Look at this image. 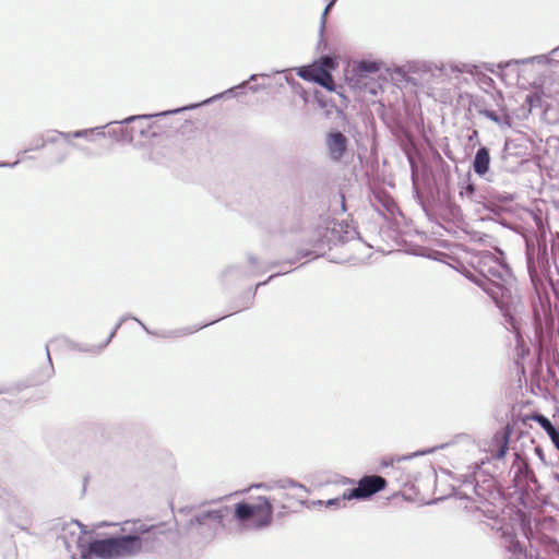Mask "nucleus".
<instances>
[{"label":"nucleus","mask_w":559,"mask_h":559,"mask_svg":"<svg viewBox=\"0 0 559 559\" xmlns=\"http://www.w3.org/2000/svg\"><path fill=\"white\" fill-rule=\"evenodd\" d=\"M234 518L242 530L259 531L272 523L273 508L265 497H261L258 503L240 501L235 504Z\"/></svg>","instance_id":"7"},{"label":"nucleus","mask_w":559,"mask_h":559,"mask_svg":"<svg viewBox=\"0 0 559 559\" xmlns=\"http://www.w3.org/2000/svg\"><path fill=\"white\" fill-rule=\"evenodd\" d=\"M287 83L290 84L293 86L294 90H296V87H301V85L299 84V82H296L294 79H292V82L287 80Z\"/></svg>","instance_id":"53"},{"label":"nucleus","mask_w":559,"mask_h":559,"mask_svg":"<svg viewBox=\"0 0 559 559\" xmlns=\"http://www.w3.org/2000/svg\"><path fill=\"white\" fill-rule=\"evenodd\" d=\"M380 119L385 123L389 124V120L386 118V110L382 107L381 112L379 114Z\"/></svg>","instance_id":"47"},{"label":"nucleus","mask_w":559,"mask_h":559,"mask_svg":"<svg viewBox=\"0 0 559 559\" xmlns=\"http://www.w3.org/2000/svg\"><path fill=\"white\" fill-rule=\"evenodd\" d=\"M320 67L324 68L326 72L334 70L337 67V61L330 58L329 56H322L319 59ZM329 75V73H326Z\"/></svg>","instance_id":"40"},{"label":"nucleus","mask_w":559,"mask_h":559,"mask_svg":"<svg viewBox=\"0 0 559 559\" xmlns=\"http://www.w3.org/2000/svg\"><path fill=\"white\" fill-rule=\"evenodd\" d=\"M521 530L528 547L519 540L515 534H504V546L510 559H554L559 557V543L544 533H533L530 521L521 522Z\"/></svg>","instance_id":"3"},{"label":"nucleus","mask_w":559,"mask_h":559,"mask_svg":"<svg viewBox=\"0 0 559 559\" xmlns=\"http://www.w3.org/2000/svg\"><path fill=\"white\" fill-rule=\"evenodd\" d=\"M534 451H535V454H536V455H537V456H538L543 462H546L544 451H543V449H542L539 445L535 447Z\"/></svg>","instance_id":"45"},{"label":"nucleus","mask_w":559,"mask_h":559,"mask_svg":"<svg viewBox=\"0 0 559 559\" xmlns=\"http://www.w3.org/2000/svg\"><path fill=\"white\" fill-rule=\"evenodd\" d=\"M129 521L124 522V526L121 528V531L129 532L130 535H133L141 539L139 552L142 549L146 551H152L162 545V536L165 533L164 524L147 525L141 523L140 521H134L131 523L132 526L130 528H127V525H129Z\"/></svg>","instance_id":"10"},{"label":"nucleus","mask_w":559,"mask_h":559,"mask_svg":"<svg viewBox=\"0 0 559 559\" xmlns=\"http://www.w3.org/2000/svg\"><path fill=\"white\" fill-rule=\"evenodd\" d=\"M336 229L338 230L343 245L353 239L359 238L358 230L346 221L336 222Z\"/></svg>","instance_id":"30"},{"label":"nucleus","mask_w":559,"mask_h":559,"mask_svg":"<svg viewBox=\"0 0 559 559\" xmlns=\"http://www.w3.org/2000/svg\"><path fill=\"white\" fill-rule=\"evenodd\" d=\"M423 211L430 222L441 225L444 223L459 224L463 221L461 207L451 195H431L430 204L420 203Z\"/></svg>","instance_id":"9"},{"label":"nucleus","mask_w":559,"mask_h":559,"mask_svg":"<svg viewBox=\"0 0 559 559\" xmlns=\"http://www.w3.org/2000/svg\"><path fill=\"white\" fill-rule=\"evenodd\" d=\"M531 419L537 423L545 430L554 447L559 451V428H557L552 421L542 413H535Z\"/></svg>","instance_id":"26"},{"label":"nucleus","mask_w":559,"mask_h":559,"mask_svg":"<svg viewBox=\"0 0 559 559\" xmlns=\"http://www.w3.org/2000/svg\"><path fill=\"white\" fill-rule=\"evenodd\" d=\"M205 102H206V99H204L202 102H198V103H191V104H188L186 106H181V107H178V108H175V109L164 110V111L154 112V114L132 115V116H129V117L122 119V122L123 123H129V122H134V121H138V120H142V119H152V118H157V117H167V116L177 115V114H180V112H183V111H187V110H193V109H197L199 107L207 106V105L212 104V103H205Z\"/></svg>","instance_id":"20"},{"label":"nucleus","mask_w":559,"mask_h":559,"mask_svg":"<svg viewBox=\"0 0 559 559\" xmlns=\"http://www.w3.org/2000/svg\"><path fill=\"white\" fill-rule=\"evenodd\" d=\"M104 525H107V523L103 522V523L98 524L96 527H100V526H104Z\"/></svg>","instance_id":"61"},{"label":"nucleus","mask_w":559,"mask_h":559,"mask_svg":"<svg viewBox=\"0 0 559 559\" xmlns=\"http://www.w3.org/2000/svg\"><path fill=\"white\" fill-rule=\"evenodd\" d=\"M531 323L532 334L522 330V317H503V326L514 335L515 340V364L520 365L530 354L526 338L536 348L538 355L546 360L547 371L555 377V365H559V320L556 317H527Z\"/></svg>","instance_id":"1"},{"label":"nucleus","mask_w":559,"mask_h":559,"mask_svg":"<svg viewBox=\"0 0 559 559\" xmlns=\"http://www.w3.org/2000/svg\"><path fill=\"white\" fill-rule=\"evenodd\" d=\"M141 539L127 534H106L103 537L91 538L84 543L78 537L81 559H122L139 554Z\"/></svg>","instance_id":"4"},{"label":"nucleus","mask_w":559,"mask_h":559,"mask_svg":"<svg viewBox=\"0 0 559 559\" xmlns=\"http://www.w3.org/2000/svg\"><path fill=\"white\" fill-rule=\"evenodd\" d=\"M469 107H473L479 115H481V111L486 109L485 98L472 95L469 98Z\"/></svg>","instance_id":"39"},{"label":"nucleus","mask_w":559,"mask_h":559,"mask_svg":"<svg viewBox=\"0 0 559 559\" xmlns=\"http://www.w3.org/2000/svg\"><path fill=\"white\" fill-rule=\"evenodd\" d=\"M1 559H16V556L12 550H9L7 554L2 555Z\"/></svg>","instance_id":"48"},{"label":"nucleus","mask_w":559,"mask_h":559,"mask_svg":"<svg viewBox=\"0 0 559 559\" xmlns=\"http://www.w3.org/2000/svg\"><path fill=\"white\" fill-rule=\"evenodd\" d=\"M277 485L280 488H283V489L298 487V488L306 490V487L302 484H300L292 478L281 479L277 481Z\"/></svg>","instance_id":"41"},{"label":"nucleus","mask_w":559,"mask_h":559,"mask_svg":"<svg viewBox=\"0 0 559 559\" xmlns=\"http://www.w3.org/2000/svg\"><path fill=\"white\" fill-rule=\"evenodd\" d=\"M297 75L307 82L318 83L328 91L334 90L331 76L328 75L325 69L320 66L312 67L311 64H308L299 67Z\"/></svg>","instance_id":"16"},{"label":"nucleus","mask_w":559,"mask_h":559,"mask_svg":"<svg viewBox=\"0 0 559 559\" xmlns=\"http://www.w3.org/2000/svg\"><path fill=\"white\" fill-rule=\"evenodd\" d=\"M353 500L352 497L347 496V489L338 497H335V498H331L326 501H322V500H318L317 502H314V504H318V506H325L326 508H330V509H338L341 507H344L346 501H350Z\"/></svg>","instance_id":"33"},{"label":"nucleus","mask_w":559,"mask_h":559,"mask_svg":"<svg viewBox=\"0 0 559 559\" xmlns=\"http://www.w3.org/2000/svg\"><path fill=\"white\" fill-rule=\"evenodd\" d=\"M383 68V62L380 60L362 59L354 68L357 76L367 79L371 74H377Z\"/></svg>","instance_id":"27"},{"label":"nucleus","mask_w":559,"mask_h":559,"mask_svg":"<svg viewBox=\"0 0 559 559\" xmlns=\"http://www.w3.org/2000/svg\"><path fill=\"white\" fill-rule=\"evenodd\" d=\"M437 188L431 195H451V169L450 166L442 162L437 169Z\"/></svg>","instance_id":"23"},{"label":"nucleus","mask_w":559,"mask_h":559,"mask_svg":"<svg viewBox=\"0 0 559 559\" xmlns=\"http://www.w3.org/2000/svg\"><path fill=\"white\" fill-rule=\"evenodd\" d=\"M259 76V74H251L248 79V81H246L247 83L248 82H253L257 80V78ZM260 76H263V78H269L270 75L269 74H265V73H262L260 74Z\"/></svg>","instance_id":"50"},{"label":"nucleus","mask_w":559,"mask_h":559,"mask_svg":"<svg viewBox=\"0 0 559 559\" xmlns=\"http://www.w3.org/2000/svg\"><path fill=\"white\" fill-rule=\"evenodd\" d=\"M71 558H72V559H76V557H75V555H74V554L71 556Z\"/></svg>","instance_id":"64"},{"label":"nucleus","mask_w":559,"mask_h":559,"mask_svg":"<svg viewBox=\"0 0 559 559\" xmlns=\"http://www.w3.org/2000/svg\"><path fill=\"white\" fill-rule=\"evenodd\" d=\"M386 486L388 481L382 476L366 475L357 481L356 487L347 489V496L364 501L384 490Z\"/></svg>","instance_id":"13"},{"label":"nucleus","mask_w":559,"mask_h":559,"mask_svg":"<svg viewBox=\"0 0 559 559\" xmlns=\"http://www.w3.org/2000/svg\"><path fill=\"white\" fill-rule=\"evenodd\" d=\"M550 55L552 58H556L559 60V45L550 51Z\"/></svg>","instance_id":"52"},{"label":"nucleus","mask_w":559,"mask_h":559,"mask_svg":"<svg viewBox=\"0 0 559 559\" xmlns=\"http://www.w3.org/2000/svg\"><path fill=\"white\" fill-rule=\"evenodd\" d=\"M481 116L486 117L488 120L495 122L500 127H511V118L506 112H503L502 115H498L495 110L486 107V109L481 111Z\"/></svg>","instance_id":"32"},{"label":"nucleus","mask_w":559,"mask_h":559,"mask_svg":"<svg viewBox=\"0 0 559 559\" xmlns=\"http://www.w3.org/2000/svg\"><path fill=\"white\" fill-rule=\"evenodd\" d=\"M108 128H109L108 131L105 132L106 136L112 138L119 142V127L114 128L112 126H110Z\"/></svg>","instance_id":"44"},{"label":"nucleus","mask_w":559,"mask_h":559,"mask_svg":"<svg viewBox=\"0 0 559 559\" xmlns=\"http://www.w3.org/2000/svg\"><path fill=\"white\" fill-rule=\"evenodd\" d=\"M369 92H370L371 94H373V95H377V92H376V90H374V88H370V90H369Z\"/></svg>","instance_id":"59"},{"label":"nucleus","mask_w":559,"mask_h":559,"mask_svg":"<svg viewBox=\"0 0 559 559\" xmlns=\"http://www.w3.org/2000/svg\"><path fill=\"white\" fill-rule=\"evenodd\" d=\"M245 274L246 272L240 265L231 264L222 271L221 282L223 285H227L233 281L242 278Z\"/></svg>","instance_id":"28"},{"label":"nucleus","mask_w":559,"mask_h":559,"mask_svg":"<svg viewBox=\"0 0 559 559\" xmlns=\"http://www.w3.org/2000/svg\"><path fill=\"white\" fill-rule=\"evenodd\" d=\"M246 88H247V82H241L238 85L229 87L222 93H217V94L206 98L205 103L213 104L214 102H216L218 99L237 97L239 94H243Z\"/></svg>","instance_id":"29"},{"label":"nucleus","mask_w":559,"mask_h":559,"mask_svg":"<svg viewBox=\"0 0 559 559\" xmlns=\"http://www.w3.org/2000/svg\"><path fill=\"white\" fill-rule=\"evenodd\" d=\"M17 164L19 160H15L14 163L0 162V167H14Z\"/></svg>","instance_id":"51"},{"label":"nucleus","mask_w":559,"mask_h":559,"mask_svg":"<svg viewBox=\"0 0 559 559\" xmlns=\"http://www.w3.org/2000/svg\"><path fill=\"white\" fill-rule=\"evenodd\" d=\"M499 257V250L490 252L488 250L479 251L472 262L473 270L466 273V277L479 287V285L490 284L485 277V272L490 271V266H495V262Z\"/></svg>","instance_id":"12"},{"label":"nucleus","mask_w":559,"mask_h":559,"mask_svg":"<svg viewBox=\"0 0 559 559\" xmlns=\"http://www.w3.org/2000/svg\"><path fill=\"white\" fill-rule=\"evenodd\" d=\"M61 132L62 131L56 130L48 132L46 136H40V145H34L33 147L25 150V152L40 150L44 148L47 144L56 143L59 138H62L60 134Z\"/></svg>","instance_id":"36"},{"label":"nucleus","mask_w":559,"mask_h":559,"mask_svg":"<svg viewBox=\"0 0 559 559\" xmlns=\"http://www.w3.org/2000/svg\"><path fill=\"white\" fill-rule=\"evenodd\" d=\"M75 523H76V525H79V526L82 528V530H81V532H82V533H85V534L87 533V531H85V530L83 528V525H82L79 521H75Z\"/></svg>","instance_id":"57"},{"label":"nucleus","mask_w":559,"mask_h":559,"mask_svg":"<svg viewBox=\"0 0 559 559\" xmlns=\"http://www.w3.org/2000/svg\"><path fill=\"white\" fill-rule=\"evenodd\" d=\"M474 138H478V130H474L472 135L469 136V140H473Z\"/></svg>","instance_id":"56"},{"label":"nucleus","mask_w":559,"mask_h":559,"mask_svg":"<svg viewBox=\"0 0 559 559\" xmlns=\"http://www.w3.org/2000/svg\"><path fill=\"white\" fill-rule=\"evenodd\" d=\"M513 484L515 492L519 495V503L523 508L535 509L539 506L540 500L538 492L542 489V485L530 465L521 464L518 466L513 477Z\"/></svg>","instance_id":"8"},{"label":"nucleus","mask_w":559,"mask_h":559,"mask_svg":"<svg viewBox=\"0 0 559 559\" xmlns=\"http://www.w3.org/2000/svg\"><path fill=\"white\" fill-rule=\"evenodd\" d=\"M334 4H335V0L329 1L321 14V23H320V29H319V41H318L319 46L326 45L324 43L323 32H324V27H325V21H326L328 13L334 7Z\"/></svg>","instance_id":"37"},{"label":"nucleus","mask_w":559,"mask_h":559,"mask_svg":"<svg viewBox=\"0 0 559 559\" xmlns=\"http://www.w3.org/2000/svg\"><path fill=\"white\" fill-rule=\"evenodd\" d=\"M555 479L559 483V473L555 474Z\"/></svg>","instance_id":"60"},{"label":"nucleus","mask_w":559,"mask_h":559,"mask_svg":"<svg viewBox=\"0 0 559 559\" xmlns=\"http://www.w3.org/2000/svg\"><path fill=\"white\" fill-rule=\"evenodd\" d=\"M62 540H63V544L68 547L69 546L68 542L64 538H62Z\"/></svg>","instance_id":"62"},{"label":"nucleus","mask_w":559,"mask_h":559,"mask_svg":"<svg viewBox=\"0 0 559 559\" xmlns=\"http://www.w3.org/2000/svg\"><path fill=\"white\" fill-rule=\"evenodd\" d=\"M222 510H205L197 513L185 525L187 531L197 530L198 534L204 538H212L216 532V526L223 521Z\"/></svg>","instance_id":"11"},{"label":"nucleus","mask_w":559,"mask_h":559,"mask_svg":"<svg viewBox=\"0 0 559 559\" xmlns=\"http://www.w3.org/2000/svg\"><path fill=\"white\" fill-rule=\"evenodd\" d=\"M35 145H40V138L37 140Z\"/></svg>","instance_id":"63"},{"label":"nucleus","mask_w":559,"mask_h":559,"mask_svg":"<svg viewBox=\"0 0 559 559\" xmlns=\"http://www.w3.org/2000/svg\"><path fill=\"white\" fill-rule=\"evenodd\" d=\"M336 246H343V243L336 229V223H334L332 227H326L319 234L314 248L316 250L323 251L325 248L331 249Z\"/></svg>","instance_id":"22"},{"label":"nucleus","mask_w":559,"mask_h":559,"mask_svg":"<svg viewBox=\"0 0 559 559\" xmlns=\"http://www.w3.org/2000/svg\"><path fill=\"white\" fill-rule=\"evenodd\" d=\"M530 63H537L542 66H550L552 68H556L559 64V60L556 58H552L550 52L549 53H542L528 58L523 59H511L506 61L504 63H501L503 68H508L510 66H519V64H530Z\"/></svg>","instance_id":"24"},{"label":"nucleus","mask_w":559,"mask_h":559,"mask_svg":"<svg viewBox=\"0 0 559 559\" xmlns=\"http://www.w3.org/2000/svg\"><path fill=\"white\" fill-rule=\"evenodd\" d=\"M127 319L133 320L136 324L141 325L148 334L156 335V336H162V337H171V336L178 337V336H183V335L192 334V333H195L199 330H201L203 328H206L209 325H212V324H214L216 322V320L215 321H207V322H202V323L190 325V326H186V328H180V329H177V330H150L142 321L139 320L138 317H122L109 330V332H108V334H107V336L105 337L104 341H102V342H99L97 344L96 343L90 344V343H86V342H80V343L72 342L70 347L72 349H76V350L82 352V353H86V354H90V355H93V356H97L108 346V344L111 342V340L116 335L118 329L121 326V324Z\"/></svg>","instance_id":"5"},{"label":"nucleus","mask_w":559,"mask_h":559,"mask_svg":"<svg viewBox=\"0 0 559 559\" xmlns=\"http://www.w3.org/2000/svg\"><path fill=\"white\" fill-rule=\"evenodd\" d=\"M448 445H449V443H442L440 445H436V447H432V448L418 450V451H415L413 453L405 454V455H397V456H394V457H383L381 460V462H380V466L382 468L390 467V466H393L394 462L408 461V460H412L414 457L431 454V453L436 452L439 449L447 448Z\"/></svg>","instance_id":"25"},{"label":"nucleus","mask_w":559,"mask_h":559,"mask_svg":"<svg viewBox=\"0 0 559 559\" xmlns=\"http://www.w3.org/2000/svg\"><path fill=\"white\" fill-rule=\"evenodd\" d=\"M144 120L145 119L138 120V121H134V123H132L133 124L132 127H135V132H139L140 135H142V136H145L148 131V126L146 128L142 126V121H144Z\"/></svg>","instance_id":"43"},{"label":"nucleus","mask_w":559,"mask_h":559,"mask_svg":"<svg viewBox=\"0 0 559 559\" xmlns=\"http://www.w3.org/2000/svg\"><path fill=\"white\" fill-rule=\"evenodd\" d=\"M112 123H123L122 120H114L109 121L104 126L95 127V128H88V129H82V130H75L70 132H61V136L66 141H70L71 139H85L87 141H93V135L96 134L97 136L105 138V129L107 127L112 126Z\"/></svg>","instance_id":"21"},{"label":"nucleus","mask_w":559,"mask_h":559,"mask_svg":"<svg viewBox=\"0 0 559 559\" xmlns=\"http://www.w3.org/2000/svg\"><path fill=\"white\" fill-rule=\"evenodd\" d=\"M485 277L490 284L479 285V287L495 302L501 314H521L523 312L516 278L507 263L502 250H499L495 266H490V271L485 272Z\"/></svg>","instance_id":"2"},{"label":"nucleus","mask_w":559,"mask_h":559,"mask_svg":"<svg viewBox=\"0 0 559 559\" xmlns=\"http://www.w3.org/2000/svg\"><path fill=\"white\" fill-rule=\"evenodd\" d=\"M45 365L41 366L38 370H36L34 373H32L21 385V389L40 385L48 381L55 374V368L52 365L48 344H46L45 346Z\"/></svg>","instance_id":"18"},{"label":"nucleus","mask_w":559,"mask_h":559,"mask_svg":"<svg viewBox=\"0 0 559 559\" xmlns=\"http://www.w3.org/2000/svg\"><path fill=\"white\" fill-rule=\"evenodd\" d=\"M527 271L531 281L536 289L543 288L546 284L550 286L559 283V265L554 259V265L546 248H532L526 253Z\"/></svg>","instance_id":"6"},{"label":"nucleus","mask_w":559,"mask_h":559,"mask_svg":"<svg viewBox=\"0 0 559 559\" xmlns=\"http://www.w3.org/2000/svg\"><path fill=\"white\" fill-rule=\"evenodd\" d=\"M0 507L8 512L10 519L13 516L14 510H20L25 514L23 523H19L17 526L22 530H26L28 524V511L21 506L15 497L7 488L0 485Z\"/></svg>","instance_id":"19"},{"label":"nucleus","mask_w":559,"mask_h":559,"mask_svg":"<svg viewBox=\"0 0 559 559\" xmlns=\"http://www.w3.org/2000/svg\"><path fill=\"white\" fill-rule=\"evenodd\" d=\"M129 123H112L119 126V142L132 143L134 140L135 127H129Z\"/></svg>","instance_id":"34"},{"label":"nucleus","mask_w":559,"mask_h":559,"mask_svg":"<svg viewBox=\"0 0 559 559\" xmlns=\"http://www.w3.org/2000/svg\"><path fill=\"white\" fill-rule=\"evenodd\" d=\"M551 287H552V289H554V292H555V294H556V296H557V299H558V301H559V292L557 290V288H556V286H555V285H552Z\"/></svg>","instance_id":"58"},{"label":"nucleus","mask_w":559,"mask_h":559,"mask_svg":"<svg viewBox=\"0 0 559 559\" xmlns=\"http://www.w3.org/2000/svg\"><path fill=\"white\" fill-rule=\"evenodd\" d=\"M262 88H263L262 85H250V86L247 85L246 90L257 93V92L261 91Z\"/></svg>","instance_id":"49"},{"label":"nucleus","mask_w":559,"mask_h":559,"mask_svg":"<svg viewBox=\"0 0 559 559\" xmlns=\"http://www.w3.org/2000/svg\"><path fill=\"white\" fill-rule=\"evenodd\" d=\"M66 158H67V153H63L62 155H60V156L58 157V160H57V162H58V163H62Z\"/></svg>","instance_id":"54"},{"label":"nucleus","mask_w":559,"mask_h":559,"mask_svg":"<svg viewBox=\"0 0 559 559\" xmlns=\"http://www.w3.org/2000/svg\"><path fill=\"white\" fill-rule=\"evenodd\" d=\"M317 257H318V254H316L314 251H312L310 249H298L297 253H296V257L294 259H289V260H286V261H283V262L282 261H273V262H271V263H269L266 265L265 270H271V269H274V267H281V269L277 272L271 274L265 281L259 282L255 285V287L258 288L260 286L266 285L274 277L287 274V273L293 271L292 269H289V270L284 269V265H286V264L292 265V264L298 262L300 259H304V258L314 259Z\"/></svg>","instance_id":"17"},{"label":"nucleus","mask_w":559,"mask_h":559,"mask_svg":"<svg viewBox=\"0 0 559 559\" xmlns=\"http://www.w3.org/2000/svg\"><path fill=\"white\" fill-rule=\"evenodd\" d=\"M509 440H510V436L506 435L503 437V441L499 443L497 450L495 451V453L492 455L496 460H502L506 457L508 450H509Z\"/></svg>","instance_id":"38"},{"label":"nucleus","mask_w":559,"mask_h":559,"mask_svg":"<svg viewBox=\"0 0 559 559\" xmlns=\"http://www.w3.org/2000/svg\"><path fill=\"white\" fill-rule=\"evenodd\" d=\"M490 163L491 156L489 147L479 144L477 151L473 156L471 168L473 169L474 174L477 175L479 178H483L486 181H491Z\"/></svg>","instance_id":"15"},{"label":"nucleus","mask_w":559,"mask_h":559,"mask_svg":"<svg viewBox=\"0 0 559 559\" xmlns=\"http://www.w3.org/2000/svg\"><path fill=\"white\" fill-rule=\"evenodd\" d=\"M531 114L532 111H528V106L525 102L514 110V116L521 120L527 119Z\"/></svg>","instance_id":"42"},{"label":"nucleus","mask_w":559,"mask_h":559,"mask_svg":"<svg viewBox=\"0 0 559 559\" xmlns=\"http://www.w3.org/2000/svg\"><path fill=\"white\" fill-rule=\"evenodd\" d=\"M507 151H508V143H506L504 146H503L502 154H501L502 158H506V152Z\"/></svg>","instance_id":"55"},{"label":"nucleus","mask_w":559,"mask_h":559,"mask_svg":"<svg viewBox=\"0 0 559 559\" xmlns=\"http://www.w3.org/2000/svg\"><path fill=\"white\" fill-rule=\"evenodd\" d=\"M524 102L528 106V111H534L537 108H544V97L539 92H531L526 94Z\"/></svg>","instance_id":"35"},{"label":"nucleus","mask_w":559,"mask_h":559,"mask_svg":"<svg viewBox=\"0 0 559 559\" xmlns=\"http://www.w3.org/2000/svg\"><path fill=\"white\" fill-rule=\"evenodd\" d=\"M459 194L462 199L474 200L476 195V187L472 181L469 173H467L466 177L460 182Z\"/></svg>","instance_id":"31"},{"label":"nucleus","mask_w":559,"mask_h":559,"mask_svg":"<svg viewBox=\"0 0 559 559\" xmlns=\"http://www.w3.org/2000/svg\"><path fill=\"white\" fill-rule=\"evenodd\" d=\"M349 140L337 128H332L325 133V146L331 162L340 163L347 153Z\"/></svg>","instance_id":"14"},{"label":"nucleus","mask_w":559,"mask_h":559,"mask_svg":"<svg viewBox=\"0 0 559 559\" xmlns=\"http://www.w3.org/2000/svg\"><path fill=\"white\" fill-rule=\"evenodd\" d=\"M248 261L253 267L259 265V260L253 254H248Z\"/></svg>","instance_id":"46"}]
</instances>
